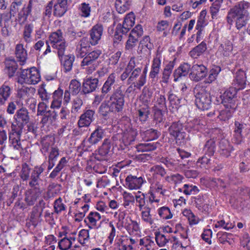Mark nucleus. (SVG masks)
<instances>
[{
  "mask_svg": "<svg viewBox=\"0 0 250 250\" xmlns=\"http://www.w3.org/2000/svg\"><path fill=\"white\" fill-rule=\"evenodd\" d=\"M250 6V3L244 0L236 3L228 13L226 18L228 23L231 25L233 22V19H235V25L237 29L240 30L245 26L250 19L248 11Z\"/></svg>",
  "mask_w": 250,
  "mask_h": 250,
  "instance_id": "nucleus-1",
  "label": "nucleus"
},
{
  "mask_svg": "<svg viewBox=\"0 0 250 250\" xmlns=\"http://www.w3.org/2000/svg\"><path fill=\"white\" fill-rule=\"evenodd\" d=\"M195 103L201 110H208L211 105V97L210 93L204 89L195 92Z\"/></svg>",
  "mask_w": 250,
  "mask_h": 250,
  "instance_id": "nucleus-2",
  "label": "nucleus"
},
{
  "mask_svg": "<svg viewBox=\"0 0 250 250\" xmlns=\"http://www.w3.org/2000/svg\"><path fill=\"white\" fill-rule=\"evenodd\" d=\"M237 92V88L230 87L220 95L219 98L221 101V103L225 108H236Z\"/></svg>",
  "mask_w": 250,
  "mask_h": 250,
  "instance_id": "nucleus-3",
  "label": "nucleus"
},
{
  "mask_svg": "<svg viewBox=\"0 0 250 250\" xmlns=\"http://www.w3.org/2000/svg\"><path fill=\"white\" fill-rule=\"evenodd\" d=\"M14 18L16 21H20L22 20L25 21L27 16L25 11L22 1L14 0L10 5L9 15L7 20Z\"/></svg>",
  "mask_w": 250,
  "mask_h": 250,
  "instance_id": "nucleus-4",
  "label": "nucleus"
},
{
  "mask_svg": "<svg viewBox=\"0 0 250 250\" xmlns=\"http://www.w3.org/2000/svg\"><path fill=\"white\" fill-rule=\"evenodd\" d=\"M125 94L121 87H118L110 96L108 101L115 110V113L121 112L125 105Z\"/></svg>",
  "mask_w": 250,
  "mask_h": 250,
  "instance_id": "nucleus-5",
  "label": "nucleus"
},
{
  "mask_svg": "<svg viewBox=\"0 0 250 250\" xmlns=\"http://www.w3.org/2000/svg\"><path fill=\"white\" fill-rule=\"evenodd\" d=\"M168 131L170 137L174 138L177 144L184 143L186 133L184 131L183 124L180 121L172 122L168 127Z\"/></svg>",
  "mask_w": 250,
  "mask_h": 250,
  "instance_id": "nucleus-6",
  "label": "nucleus"
},
{
  "mask_svg": "<svg viewBox=\"0 0 250 250\" xmlns=\"http://www.w3.org/2000/svg\"><path fill=\"white\" fill-rule=\"evenodd\" d=\"M15 119L17 125H12V128L19 130L22 131L23 126L29 121V116L28 110L25 108H21L16 112Z\"/></svg>",
  "mask_w": 250,
  "mask_h": 250,
  "instance_id": "nucleus-7",
  "label": "nucleus"
},
{
  "mask_svg": "<svg viewBox=\"0 0 250 250\" xmlns=\"http://www.w3.org/2000/svg\"><path fill=\"white\" fill-rule=\"evenodd\" d=\"M9 136V146L14 150L15 154L21 153L23 150L21 143V136L22 131L12 128Z\"/></svg>",
  "mask_w": 250,
  "mask_h": 250,
  "instance_id": "nucleus-8",
  "label": "nucleus"
},
{
  "mask_svg": "<svg viewBox=\"0 0 250 250\" xmlns=\"http://www.w3.org/2000/svg\"><path fill=\"white\" fill-rule=\"evenodd\" d=\"M143 34V30L141 25L137 24L131 31L126 42L125 49L132 50L138 42V39Z\"/></svg>",
  "mask_w": 250,
  "mask_h": 250,
  "instance_id": "nucleus-9",
  "label": "nucleus"
},
{
  "mask_svg": "<svg viewBox=\"0 0 250 250\" xmlns=\"http://www.w3.org/2000/svg\"><path fill=\"white\" fill-rule=\"evenodd\" d=\"M104 135V131L102 128H98L95 129L88 139L87 141L89 143V145L87 144L85 139L82 142L81 146L83 147V150L85 151H88L91 145H95L101 141L103 138Z\"/></svg>",
  "mask_w": 250,
  "mask_h": 250,
  "instance_id": "nucleus-10",
  "label": "nucleus"
},
{
  "mask_svg": "<svg viewBox=\"0 0 250 250\" xmlns=\"http://www.w3.org/2000/svg\"><path fill=\"white\" fill-rule=\"evenodd\" d=\"M49 40L53 43L52 46L60 51L62 53V50H65V42L62 36V33L61 30H58L57 31L53 32L49 36Z\"/></svg>",
  "mask_w": 250,
  "mask_h": 250,
  "instance_id": "nucleus-11",
  "label": "nucleus"
},
{
  "mask_svg": "<svg viewBox=\"0 0 250 250\" xmlns=\"http://www.w3.org/2000/svg\"><path fill=\"white\" fill-rule=\"evenodd\" d=\"M208 74V69L203 64H193L191 68L189 77L195 82H199L205 78Z\"/></svg>",
  "mask_w": 250,
  "mask_h": 250,
  "instance_id": "nucleus-12",
  "label": "nucleus"
},
{
  "mask_svg": "<svg viewBox=\"0 0 250 250\" xmlns=\"http://www.w3.org/2000/svg\"><path fill=\"white\" fill-rule=\"evenodd\" d=\"M45 169V165H42L40 166H37L32 170L30 177L29 180V186L34 189L39 188L40 183L42 181L40 178L41 174Z\"/></svg>",
  "mask_w": 250,
  "mask_h": 250,
  "instance_id": "nucleus-13",
  "label": "nucleus"
},
{
  "mask_svg": "<svg viewBox=\"0 0 250 250\" xmlns=\"http://www.w3.org/2000/svg\"><path fill=\"white\" fill-rule=\"evenodd\" d=\"M64 51L65 50H62V53L58 52V55L64 72H68L71 70L75 58L72 54L64 55Z\"/></svg>",
  "mask_w": 250,
  "mask_h": 250,
  "instance_id": "nucleus-14",
  "label": "nucleus"
},
{
  "mask_svg": "<svg viewBox=\"0 0 250 250\" xmlns=\"http://www.w3.org/2000/svg\"><path fill=\"white\" fill-rule=\"evenodd\" d=\"M99 80L97 78L89 77L84 79L81 93L87 94L96 90L98 87Z\"/></svg>",
  "mask_w": 250,
  "mask_h": 250,
  "instance_id": "nucleus-15",
  "label": "nucleus"
},
{
  "mask_svg": "<svg viewBox=\"0 0 250 250\" xmlns=\"http://www.w3.org/2000/svg\"><path fill=\"white\" fill-rule=\"evenodd\" d=\"M101 53V51L98 49L88 52L87 55L85 56L82 61L81 65L83 66L85 65H91L90 67L94 69L97 64L96 60Z\"/></svg>",
  "mask_w": 250,
  "mask_h": 250,
  "instance_id": "nucleus-16",
  "label": "nucleus"
},
{
  "mask_svg": "<svg viewBox=\"0 0 250 250\" xmlns=\"http://www.w3.org/2000/svg\"><path fill=\"white\" fill-rule=\"evenodd\" d=\"M103 32V26L101 24H96L89 31V43L92 45L98 44Z\"/></svg>",
  "mask_w": 250,
  "mask_h": 250,
  "instance_id": "nucleus-17",
  "label": "nucleus"
},
{
  "mask_svg": "<svg viewBox=\"0 0 250 250\" xmlns=\"http://www.w3.org/2000/svg\"><path fill=\"white\" fill-rule=\"evenodd\" d=\"M111 147V145L110 140L108 139H104L102 146L97 151V153L96 154L95 159L98 161H101L104 157H107L110 152Z\"/></svg>",
  "mask_w": 250,
  "mask_h": 250,
  "instance_id": "nucleus-18",
  "label": "nucleus"
},
{
  "mask_svg": "<svg viewBox=\"0 0 250 250\" xmlns=\"http://www.w3.org/2000/svg\"><path fill=\"white\" fill-rule=\"evenodd\" d=\"M144 181L141 176L129 175L125 179V184L130 189H137L140 188Z\"/></svg>",
  "mask_w": 250,
  "mask_h": 250,
  "instance_id": "nucleus-19",
  "label": "nucleus"
},
{
  "mask_svg": "<svg viewBox=\"0 0 250 250\" xmlns=\"http://www.w3.org/2000/svg\"><path fill=\"white\" fill-rule=\"evenodd\" d=\"M67 0H57L53 4V15L57 17H62L67 11Z\"/></svg>",
  "mask_w": 250,
  "mask_h": 250,
  "instance_id": "nucleus-20",
  "label": "nucleus"
},
{
  "mask_svg": "<svg viewBox=\"0 0 250 250\" xmlns=\"http://www.w3.org/2000/svg\"><path fill=\"white\" fill-rule=\"evenodd\" d=\"M191 66L188 63H184L181 64L177 69L174 71L173 76L174 81L177 82L179 81L183 77H186L188 74L189 70L191 71Z\"/></svg>",
  "mask_w": 250,
  "mask_h": 250,
  "instance_id": "nucleus-21",
  "label": "nucleus"
},
{
  "mask_svg": "<svg viewBox=\"0 0 250 250\" xmlns=\"http://www.w3.org/2000/svg\"><path fill=\"white\" fill-rule=\"evenodd\" d=\"M94 114V110L88 109L81 115L78 121L79 127L89 126L93 120Z\"/></svg>",
  "mask_w": 250,
  "mask_h": 250,
  "instance_id": "nucleus-22",
  "label": "nucleus"
},
{
  "mask_svg": "<svg viewBox=\"0 0 250 250\" xmlns=\"http://www.w3.org/2000/svg\"><path fill=\"white\" fill-rule=\"evenodd\" d=\"M135 18L133 14H128L124 18L123 24L119 23L117 27H121L123 34H125L134 24Z\"/></svg>",
  "mask_w": 250,
  "mask_h": 250,
  "instance_id": "nucleus-23",
  "label": "nucleus"
},
{
  "mask_svg": "<svg viewBox=\"0 0 250 250\" xmlns=\"http://www.w3.org/2000/svg\"><path fill=\"white\" fill-rule=\"evenodd\" d=\"M98 112L100 116L106 119L109 117L110 113L112 112L115 113V110L107 101L102 103L99 108Z\"/></svg>",
  "mask_w": 250,
  "mask_h": 250,
  "instance_id": "nucleus-24",
  "label": "nucleus"
},
{
  "mask_svg": "<svg viewBox=\"0 0 250 250\" xmlns=\"http://www.w3.org/2000/svg\"><path fill=\"white\" fill-rule=\"evenodd\" d=\"M220 154L225 157L230 156L231 152L233 150V147L229 144V141L226 139H222L219 144Z\"/></svg>",
  "mask_w": 250,
  "mask_h": 250,
  "instance_id": "nucleus-25",
  "label": "nucleus"
},
{
  "mask_svg": "<svg viewBox=\"0 0 250 250\" xmlns=\"http://www.w3.org/2000/svg\"><path fill=\"white\" fill-rule=\"evenodd\" d=\"M18 68L17 62L14 59H8L6 60L5 69L9 78H11L15 76Z\"/></svg>",
  "mask_w": 250,
  "mask_h": 250,
  "instance_id": "nucleus-26",
  "label": "nucleus"
},
{
  "mask_svg": "<svg viewBox=\"0 0 250 250\" xmlns=\"http://www.w3.org/2000/svg\"><path fill=\"white\" fill-rule=\"evenodd\" d=\"M246 76L245 72L242 70H239L235 74V79L234 82L237 84L238 91L240 89H244L246 85Z\"/></svg>",
  "mask_w": 250,
  "mask_h": 250,
  "instance_id": "nucleus-27",
  "label": "nucleus"
},
{
  "mask_svg": "<svg viewBox=\"0 0 250 250\" xmlns=\"http://www.w3.org/2000/svg\"><path fill=\"white\" fill-rule=\"evenodd\" d=\"M16 56L20 62L21 65H23L27 59V51L22 44H17L15 48Z\"/></svg>",
  "mask_w": 250,
  "mask_h": 250,
  "instance_id": "nucleus-28",
  "label": "nucleus"
},
{
  "mask_svg": "<svg viewBox=\"0 0 250 250\" xmlns=\"http://www.w3.org/2000/svg\"><path fill=\"white\" fill-rule=\"evenodd\" d=\"M30 69H21L20 72H17L16 76H18V83L21 84L24 83L29 84Z\"/></svg>",
  "mask_w": 250,
  "mask_h": 250,
  "instance_id": "nucleus-29",
  "label": "nucleus"
},
{
  "mask_svg": "<svg viewBox=\"0 0 250 250\" xmlns=\"http://www.w3.org/2000/svg\"><path fill=\"white\" fill-rule=\"evenodd\" d=\"M58 111L56 109L47 110L45 113L42 119L41 123L42 124H45L47 122H50L53 123L56 121L58 116Z\"/></svg>",
  "mask_w": 250,
  "mask_h": 250,
  "instance_id": "nucleus-30",
  "label": "nucleus"
},
{
  "mask_svg": "<svg viewBox=\"0 0 250 250\" xmlns=\"http://www.w3.org/2000/svg\"><path fill=\"white\" fill-rule=\"evenodd\" d=\"M115 82V75L111 74L104 83L102 88V93L106 95L112 89V85Z\"/></svg>",
  "mask_w": 250,
  "mask_h": 250,
  "instance_id": "nucleus-31",
  "label": "nucleus"
},
{
  "mask_svg": "<svg viewBox=\"0 0 250 250\" xmlns=\"http://www.w3.org/2000/svg\"><path fill=\"white\" fill-rule=\"evenodd\" d=\"M206 49V43L202 42L189 52V55L193 58H197L199 56L201 55Z\"/></svg>",
  "mask_w": 250,
  "mask_h": 250,
  "instance_id": "nucleus-32",
  "label": "nucleus"
},
{
  "mask_svg": "<svg viewBox=\"0 0 250 250\" xmlns=\"http://www.w3.org/2000/svg\"><path fill=\"white\" fill-rule=\"evenodd\" d=\"M11 93V90L8 85L3 84L0 87V104H4Z\"/></svg>",
  "mask_w": 250,
  "mask_h": 250,
  "instance_id": "nucleus-33",
  "label": "nucleus"
},
{
  "mask_svg": "<svg viewBox=\"0 0 250 250\" xmlns=\"http://www.w3.org/2000/svg\"><path fill=\"white\" fill-rule=\"evenodd\" d=\"M131 4L130 0H116L115 6L119 13H123L128 9Z\"/></svg>",
  "mask_w": 250,
  "mask_h": 250,
  "instance_id": "nucleus-34",
  "label": "nucleus"
},
{
  "mask_svg": "<svg viewBox=\"0 0 250 250\" xmlns=\"http://www.w3.org/2000/svg\"><path fill=\"white\" fill-rule=\"evenodd\" d=\"M216 140L213 138L207 141L204 146V150L206 155L208 156L213 155L216 148Z\"/></svg>",
  "mask_w": 250,
  "mask_h": 250,
  "instance_id": "nucleus-35",
  "label": "nucleus"
},
{
  "mask_svg": "<svg viewBox=\"0 0 250 250\" xmlns=\"http://www.w3.org/2000/svg\"><path fill=\"white\" fill-rule=\"evenodd\" d=\"M159 145V144L158 143H144L138 145L136 148L138 151L139 152L150 151L156 149Z\"/></svg>",
  "mask_w": 250,
  "mask_h": 250,
  "instance_id": "nucleus-36",
  "label": "nucleus"
},
{
  "mask_svg": "<svg viewBox=\"0 0 250 250\" xmlns=\"http://www.w3.org/2000/svg\"><path fill=\"white\" fill-rule=\"evenodd\" d=\"M235 109V108H225V109L221 110L219 112L218 118L220 120L227 121L231 117Z\"/></svg>",
  "mask_w": 250,
  "mask_h": 250,
  "instance_id": "nucleus-37",
  "label": "nucleus"
},
{
  "mask_svg": "<svg viewBox=\"0 0 250 250\" xmlns=\"http://www.w3.org/2000/svg\"><path fill=\"white\" fill-rule=\"evenodd\" d=\"M79 10L80 12V15L83 18H88L90 16L91 12V7L89 3L83 2L79 6Z\"/></svg>",
  "mask_w": 250,
  "mask_h": 250,
  "instance_id": "nucleus-38",
  "label": "nucleus"
},
{
  "mask_svg": "<svg viewBox=\"0 0 250 250\" xmlns=\"http://www.w3.org/2000/svg\"><path fill=\"white\" fill-rule=\"evenodd\" d=\"M161 65V60L158 58H154L153 61V64L151 67V70L150 73L151 78H155L159 74Z\"/></svg>",
  "mask_w": 250,
  "mask_h": 250,
  "instance_id": "nucleus-39",
  "label": "nucleus"
},
{
  "mask_svg": "<svg viewBox=\"0 0 250 250\" xmlns=\"http://www.w3.org/2000/svg\"><path fill=\"white\" fill-rule=\"evenodd\" d=\"M144 134L147 141H152L157 139L161 133L156 129L150 128L144 131Z\"/></svg>",
  "mask_w": 250,
  "mask_h": 250,
  "instance_id": "nucleus-40",
  "label": "nucleus"
},
{
  "mask_svg": "<svg viewBox=\"0 0 250 250\" xmlns=\"http://www.w3.org/2000/svg\"><path fill=\"white\" fill-rule=\"evenodd\" d=\"M221 70V67L218 65H214L213 67L210 69L209 72V75L207 79L206 83H211L214 81L217 77L218 74Z\"/></svg>",
  "mask_w": 250,
  "mask_h": 250,
  "instance_id": "nucleus-41",
  "label": "nucleus"
},
{
  "mask_svg": "<svg viewBox=\"0 0 250 250\" xmlns=\"http://www.w3.org/2000/svg\"><path fill=\"white\" fill-rule=\"evenodd\" d=\"M82 88L81 83L76 80H72L69 84V90L72 95H77Z\"/></svg>",
  "mask_w": 250,
  "mask_h": 250,
  "instance_id": "nucleus-42",
  "label": "nucleus"
},
{
  "mask_svg": "<svg viewBox=\"0 0 250 250\" xmlns=\"http://www.w3.org/2000/svg\"><path fill=\"white\" fill-rule=\"evenodd\" d=\"M30 83L31 84L37 83L40 81V75L38 70L35 67L30 68Z\"/></svg>",
  "mask_w": 250,
  "mask_h": 250,
  "instance_id": "nucleus-43",
  "label": "nucleus"
},
{
  "mask_svg": "<svg viewBox=\"0 0 250 250\" xmlns=\"http://www.w3.org/2000/svg\"><path fill=\"white\" fill-rule=\"evenodd\" d=\"M21 191H20V188L18 185H15L13 188L11 195L6 201V205L10 206L13 203L15 198L20 195Z\"/></svg>",
  "mask_w": 250,
  "mask_h": 250,
  "instance_id": "nucleus-44",
  "label": "nucleus"
},
{
  "mask_svg": "<svg viewBox=\"0 0 250 250\" xmlns=\"http://www.w3.org/2000/svg\"><path fill=\"white\" fill-rule=\"evenodd\" d=\"M33 25L32 23L27 24L24 27V31L23 33V37L24 41L26 42H30L31 33L33 31Z\"/></svg>",
  "mask_w": 250,
  "mask_h": 250,
  "instance_id": "nucleus-45",
  "label": "nucleus"
},
{
  "mask_svg": "<svg viewBox=\"0 0 250 250\" xmlns=\"http://www.w3.org/2000/svg\"><path fill=\"white\" fill-rule=\"evenodd\" d=\"M72 245V242L67 237H64L58 242V247L61 250H68Z\"/></svg>",
  "mask_w": 250,
  "mask_h": 250,
  "instance_id": "nucleus-46",
  "label": "nucleus"
},
{
  "mask_svg": "<svg viewBox=\"0 0 250 250\" xmlns=\"http://www.w3.org/2000/svg\"><path fill=\"white\" fill-rule=\"evenodd\" d=\"M223 0H216L210 7V12L212 15V18L214 19L218 13L221 7Z\"/></svg>",
  "mask_w": 250,
  "mask_h": 250,
  "instance_id": "nucleus-47",
  "label": "nucleus"
},
{
  "mask_svg": "<svg viewBox=\"0 0 250 250\" xmlns=\"http://www.w3.org/2000/svg\"><path fill=\"white\" fill-rule=\"evenodd\" d=\"M44 86L45 85L43 84L42 85V87L39 90L38 93L42 100L47 101L50 98L52 95V91L44 88Z\"/></svg>",
  "mask_w": 250,
  "mask_h": 250,
  "instance_id": "nucleus-48",
  "label": "nucleus"
},
{
  "mask_svg": "<svg viewBox=\"0 0 250 250\" xmlns=\"http://www.w3.org/2000/svg\"><path fill=\"white\" fill-rule=\"evenodd\" d=\"M158 214L161 217L165 219H170L172 217V214L169 208L166 207H163L159 208L158 210Z\"/></svg>",
  "mask_w": 250,
  "mask_h": 250,
  "instance_id": "nucleus-49",
  "label": "nucleus"
},
{
  "mask_svg": "<svg viewBox=\"0 0 250 250\" xmlns=\"http://www.w3.org/2000/svg\"><path fill=\"white\" fill-rule=\"evenodd\" d=\"M157 109H164L167 108L166 99L164 95L158 94L156 100V106Z\"/></svg>",
  "mask_w": 250,
  "mask_h": 250,
  "instance_id": "nucleus-50",
  "label": "nucleus"
},
{
  "mask_svg": "<svg viewBox=\"0 0 250 250\" xmlns=\"http://www.w3.org/2000/svg\"><path fill=\"white\" fill-rule=\"evenodd\" d=\"M155 234L156 242L159 247H163L168 242V240L166 238V236L161 234L160 232H156Z\"/></svg>",
  "mask_w": 250,
  "mask_h": 250,
  "instance_id": "nucleus-51",
  "label": "nucleus"
},
{
  "mask_svg": "<svg viewBox=\"0 0 250 250\" xmlns=\"http://www.w3.org/2000/svg\"><path fill=\"white\" fill-rule=\"evenodd\" d=\"M30 168L27 165L25 164L22 166V168L21 172V178L23 181H27L29 179L30 177Z\"/></svg>",
  "mask_w": 250,
  "mask_h": 250,
  "instance_id": "nucleus-52",
  "label": "nucleus"
},
{
  "mask_svg": "<svg viewBox=\"0 0 250 250\" xmlns=\"http://www.w3.org/2000/svg\"><path fill=\"white\" fill-rule=\"evenodd\" d=\"M37 198L36 195L32 194L31 190L27 191L26 192L25 201L28 206H32L34 204L36 201Z\"/></svg>",
  "mask_w": 250,
  "mask_h": 250,
  "instance_id": "nucleus-53",
  "label": "nucleus"
},
{
  "mask_svg": "<svg viewBox=\"0 0 250 250\" xmlns=\"http://www.w3.org/2000/svg\"><path fill=\"white\" fill-rule=\"evenodd\" d=\"M121 27H116L113 38V44L114 46L118 44L123 39V32Z\"/></svg>",
  "mask_w": 250,
  "mask_h": 250,
  "instance_id": "nucleus-54",
  "label": "nucleus"
},
{
  "mask_svg": "<svg viewBox=\"0 0 250 250\" xmlns=\"http://www.w3.org/2000/svg\"><path fill=\"white\" fill-rule=\"evenodd\" d=\"M54 208L55 212L57 213L65 210V205L62 203V199L61 198H58L55 201Z\"/></svg>",
  "mask_w": 250,
  "mask_h": 250,
  "instance_id": "nucleus-55",
  "label": "nucleus"
},
{
  "mask_svg": "<svg viewBox=\"0 0 250 250\" xmlns=\"http://www.w3.org/2000/svg\"><path fill=\"white\" fill-rule=\"evenodd\" d=\"M152 92L148 90H144L141 97L144 104H148L151 100Z\"/></svg>",
  "mask_w": 250,
  "mask_h": 250,
  "instance_id": "nucleus-56",
  "label": "nucleus"
},
{
  "mask_svg": "<svg viewBox=\"0 0 250 250\" xmlns=\"http://www.w3.org/2000/svg\"><path fill=\"white\" fill-rule=\"evenodd\" d=\"M83 104L82 100L80 98L77 97L73 101L72 112H77L80 109Z\"/></svg>",
  "mask_w": 250,
  "mask_h": 250,
  "instance_id": "nucleus-57",
  "label": "nucleus"
},
{
  "mask_svg": "<svg viewBox=\"0 0 250 250\" xmlns=\"http://www.w3.org/2000/svg\"><path fill=\"white\" fill-rule=\"evenodd\" d=\"M144 208L146 209V210L142 212V218L145 222L149 223L150 224H152L153 221L150 214V208L148 207H146Z\"/></svg>",
  "mask_w": 250,
  "mask_h": 250,
  "instance_id": "nucleus-58",
  "label": "nucleus"
},
{
  "mask_svg": "<svg viewBox=\"0 0 250 250\" xmlns=\"http://www.w3.org/2000/svg\"><path fill=\"white\" fill-rule=\"evenodd\" d=\"M48 108V106L43 102H41L38 104L37 109V115L43 116Z\"/></svg>",
  "mask_w": 250,
  "mask_h": 250,
  "instance_id": "nucleus-59",
  "label": "nucleus"
},
{
  "mask_svg": "<svg viewBox=\"0 0 250 250\" xmlns=\"http://www.w3.org/2000/svg\"><path fill=\"white\" fill-rule=\"evenodd\" d=\"M135 139L127 133H125L122 138V142L125 146L133 144Z\"/></svg>",
  "mask_w": 250,
  "mask_h": 250,
  "instance_id": "nucleus-60",
  "label": "nucleus"
},
{
  "mask_svg": "<svg viewBox=\"0 0 250 250\" xmlns=\"http://www.w3.org/2000/svg\"><path fill=\"white\" fill-rule=\"evenodd\" d=\"M162 110L161 109H155L154 114V119L157 123H161L164 119V115L162 113Z\"/></svg>",
  "mask_w": 250,
  "mask_h": 250,
  "instance_id": "nucleus-61",
  "label": "nucleus"
},
{
  "mask_svg": "<svg viewBox=\"0 0 250 250\" xmlns=\"http://www.w3.org/2000/svg\"><path fill=\"white\" fill-rule=\"evenodd\" d=\"M141 69L140 68H137L135 69L131 73V75L127 80V83L130 84L133 82L135 79L139 76L141 73Z\"/></svg>",
  "mask_w": 250,
  "mask_h": 250,
  "instance_id": "nucleus-62",
  "label": "nucleus"
},
{
  "mask_svg": "<svg viewBox=\"0 0 250 250\" xmlns=\"http://www.w3.org/2000/svg\"><path fill=\"white\" fill-rule=\"evenodd\" d=\"M168 99L172 104L178 105L181 103V99L173 93H169Z\"/></svg>",
  "mask_w": 250,
  "mask_h": 250,
  "instance_id": "nucleus-63",
  "label": "nucleus"
},
{
  "mask_svg": "<svg viewBox=\"0 0 250 250\" xmlns=\"http://www.w3.org/2000/svg\"><path fill=\"white\" fill-rule=\"evenodd\" d=\"M151 169V171H153L155 174H159L161 176H164L166 174L165 169L159 165L153 166Z\"/></svg>",
  "mask_w": 250,
  "mask_h": 250,
  "instance_id": "nucleus-64",
  "label": "nucleus"
}]
</instances>
